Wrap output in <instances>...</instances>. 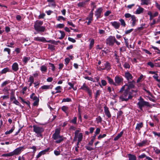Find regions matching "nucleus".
Masks as SVG:
<instances>
[{"mask_svg":"<svg viewBox=\"0 0 160 160\" xmlns=\"http://www.w3.org/2000/svg\"><path fill=\"white\" fill-rule=\"evenodd\" d=\"M137 92V90H129L126 89L124 91L123 93L120 97L119 99L122 101L127 102L129 99H132L133 97L132 95L133 92L136 93Z\"/></svg>","mask_w":160,"mask_h":160,"instance_id":"f257e3e1","label":"nucleus"},{"mask_svg":"<svg viewBox=\"0 0 160 160\" xmlns=\"http://www.w3.org/2000/svg\"><path fill=\"white\" fill-rule=\"evenodd\" d=\"M60 129L57 128L55 129V132L52 135V138L55 140V142L57 143H60L64 140L65 138L62 136L60 135Z\"/></svg>","mask_w":160,"mask_h":160,"instance_id":"f03ea898","label":"nucleus"},{"mask_svg":"<svg viewBox=\"0 0 160 160\" xmlns=\"http://www.w3.org/2000/svg\"><path fill=\"white\" fill-rule=\"evenodd\" d=\"M43 22L40 20H37L34 22V29L38 32H44L46 30V27L42 26Z\"/></svg>","mask_w":160,"mask_h":160,"instance_id":"7ed1b4c3","label":"nucleus"},{"mask_svg":"<svg viewBox=\"0 0 160 160\" xmlns=\"http://www.w3.org/2000/svg\"><path fill=\"white\" fill-rule=\"evenodd\" d=\"M33 131L36 134V136L37 137L42 138V133L44 132V128L41 127H39L36 125H33Z\"/></svg>","mask_w":160,"mask_h":160,"instance_id":"20e7f679","label":"nucleus"},{"mask_svg":"<svg viewBox=\"0 0 160 160\" xmlns=\"http://www.w3.org/2000/svg\"><path fill=\"white\" fill-rule=\"evenodd\" d=\"M138 102L137 103L138 108L141 110H142V108L145 107H150V104L148 102L145 101L141 97L138 99Z\"/></svg>","mask_w":160,"mask_h":160,"instance_id":"39448f33","label":"nucleus"},{"mask_svg":"<svg viewBox=\"0 0 160 160\" xmlns=\"http://www.w3.org/2000/svg\"><path fill=\"white\" fill-rule=\"evenodd\" d=\"M115 41V37L110 36L106 40V44L109 46H113Z\"/></svg>","mask_w":160,"mask_h":160,"instance_id":"423d86ee","label":"nucleus"},{"mask_svg":"<svg viewBox=\"0 0 160 160\" xmlns=\"http://www.w3.org/2000/svg\"><path fill=\"white\" fill-rule=\"evenodd\" d=\"M30 98L32 100L34 101L33 105L36 106L38 105L39 101V98L34 93H32L30 96Z\"/></svg>","mask_w":160,"mask_h":160,"instance_id":"0eeeda50","label":"nucleus"},{"mask_svg":"<svg viewBox=\"0 0 160 160\" xmlns=\"http://www.w3.org/2000/svg\"><path fill=\"white\" fill-rule=\"evenodd\" d=\"M80 89L85 91L87 92L89 96L91 97L92 95V91L91 89L84 83L81 87Z\"/></svg>","mask_w":160,"mask_h":160,"instance_id":"6e6552de","label":"nucleus"},{"mask_svg":"<svg viewBox=\"0 0 160 160\" xmlns=\"http://www.w3.org/2000/svg\"><path fill=\"white\" fill-rule=\"evenodd\" d=\"M115 86L119 85L123 81V79L122 77L119 75L116 76L114 78Z\"/></svg>","mask_w":160,"mask_h":160,"instance_id":"1a4fd4ad","label":"nucleus"},{"mask_svg":"<svg viewBox=\"0 0 160 160\" xmlns=\"http://www.w3.org/2000/svg\"><path fill=\"white\" fill-rule=\"evenodd\" d=\"M135 82L134 80H132V81H128V83L125 85L127 88H126L129 90H131V89L134 88L135 87Z\"/></svg>","mask_w":160,"mask_h":160,"instance_id":"9d476101","label":"nucleus"},{"mask_svg":"<svg viewBox=\"0 0 160 160\" xmlns=\"http://www.w3.org/2000/svg\"><path fill=\"white\" fill-rule=\"evenodd\" d=\"M150 142V141L147 139H145L137 143L136 145L140 147H142L146 145H148L149 144Z\"/></svg>","mask_w":160,"mask_h":160,"instance_id":"9b49d317","label":"nucleus"},{"mask_svg":"<svg viewBox=\"0 0 160 160\" xmlns=\"http://www.w3.org/2000/svg\"><path fill=\"white\" fill-rule=\"evenodd\" d=\"M23 147H20L17 148L13 152H11L12 156L18 155L20 153L22 150H23Z\"/></svg>","mask_w":160,"mask_h":160,"instance_id":"f8f14e48","label":"nucleus"},{"mask_svg":"<svg viewBox=\"0 0 160 160\" xmlns=\"http://www.w3.org/2000/svg\"><path fill=\"white\" fill-rule=\"evenodd\" d=\"M34 40L38 42H50V41H47L45 38L43 37H35L34 38Z\"/></svg>","mask_w":160,"mask_h":160,"instance_id":"ddd939ff","label":"nucleus"},{"mask_svg":"<svg viewBox=\"0 0 160 160\" xmlns=\"http://www.w3.org/2000/svg\"><path fill=\"white\" fill-rule=\"evenodd\" d=\"M124 77L128 81L132 80L133 78L132 74L128 71L125 73Z\"/></svg>","mask_w":160,"mask_h":160,"instance_id":"4468645a","label":"nucleus"},{"mask_svg":"<svg viewBox=\"0 0 160 160\" xmlns=\"http://www.w3.org/2000/svg\"><path fill=\"white\" fill-rule=\"evenodd\" d=\"M102 8H98L95 12V15L97 17V18H100L101 17V13L102 12Z\"/></svg>","mask_w":160,"mask_h":160,"instance_id":"2eb2a0df","label":"nucleus"},{"mask_svg":"<svg viewBox=\"0 0 160 160\" xmlns=\"http://www.w3.org/2000/svg\"><path fill=\"white\" fill-rule=\"evenodd\" d=\"M104 108L105 114L108 118H110L111 117V115L108 108L106 106H105L104 107Z\"/></svg>","mask_w":160,"mask_h":160,"instance_id":"dca6fc26","label":"nucleus"},{"mask_svg":"<svg viewBox=\"0 0 160 160\" xmlns=\"http://www.w3.org/2000/svg\"><path fill=\"white\" fill-rule=\"evenodd\" d=\"M111 69V65L108 62H106L104 64V67L103 68H101V69L102 70H106L107 71L110 70Z\"/></svg>","mask_w":160,"mask_h":160,"instance_id":"f3484780","label":"nucleus"},{"mask_svg":"<svg viewBox=\"0 0 160 160\" xmlns=\"http://www.w3.org/2000/svg\"><path fill=\"white\" fill-rule=\"evenodd\" d=\"M90 0H82V1L78 3L77 5L79 7H84L87 3Z\"/></svg>","mask_w":160,"mask_h":160,"instance_id":"a211bd4d","label":"nucleus"},{"mask_svg":"<svg viewBox=\"0 0 160 160\" xmlns=\"http://www.w3.org/2000/svg\"><path fill=\"white\" fill-rule=\"evenodd\" d=\"M111 24L116 29H118L120 25L119 22L116 21L111 22Z\"/></svg>","mask_w":160,"mask_h":160,"instance_id":"6ab92c4d","label":"nucleus"},{"mask_svg":"<svg viewBox=\"0 0 160 160\" xmlns=\"http://www.w3.org/2000/svg\"><path fill=\"white\" fill-rule=\"evenodd\" d=\"M49 150V148H48L47 149H45L44 150L41 151L37 155V156H36V158H39L42 155L45 154Z\"/></svg>","mask_w":160,"mask_h":160,"instance_id":"aec40b11","label":"nucleus"},{"mask_svg":"<svg viewBox=\"0 0 160 160\" xmlns=\"http://www.w3.org/2000/svg\"><path fill=\"white\" fill-rule=\"evenodd\" d=\"M61 109L63 111L66 113L67 116H68V106H63L61 107Z\"/></svg>","mask_w":160,"mask_h":160,"instance_id":"412c9836","label":"nucleus"},{"mask_svg":"<svg viewBox=\"0 0 160 160\" xmlns=\"http://www.w3.org/2000/svg\"><path fill=\"white\" fill-rule=\"evenodd\" d=\"M143 124L142 122H140L137 123L135 129L138 130V131H139L143 127Z\"/></svg>","mask_w":160,"mask_h":160,"instance_id":"4be33fe9","label":"nucleus"},{"mask_svg":"<svg viewBox=\"0 0 160 160\" xmlns=\"http://www.w3.org/2000/svg\"><path fill=\"white\" fill-rule=\"evenodd\" d=\"M40 69L42 73H44L47 71V67L45 65H42L40 67Z\"/></svg>","mask_w":160,"mask_h":160,"instance_id":"5701e85b","label":"nucleus"},{"mask_svg":"<svg viewBox=\"0 0 160 160\" xmlns=\"http://www.w3.org/2000/svg\"><path fill=\"white\" fill-rule=\"evenodd\" d=\"M12 68L14 71L18 70L19 68L18 64L16 62L14 63L12 66Z\"/></svg>","mask_w":160,"mask_h":160,"instance_id":"b1692460","label":"nucleus"},{"mask_svg":"<svg viewBox=\"0 0 160 160\" xmlns=\"http://www.w3.org/2000/svg\"><path fill=\"white\" fill-rule=\"evenodd\" d=\"M144 10V8L139 6L138 8L137 9L135 13L136 14H140L143 12Z\"/></svg>","mask_w":160,"mask_h":160,"instance_id":"393cba45","label":"nucleus"},{"mask_svg":"<svg viewBox=\"0 0 160 160\" xmlns=\"http://www.w3.org/2000/svg\"><path fill=\"white\" fill-rule=\"evenodd\" d=\"M34 78L32 76H30L28 80V82H30L29 84V87H31L32 85V84L34 83Z\"/></svg>","mask_w":160,"mask_h":160,"instance_id":"a878e982","label":"nucleus"},{"mask_svg":"<svg viewBox=\"0 0 160 160\" xmlns=\"http://www.w3.org/2000/svg\"><path fill=\"white\" fill-rule=\"evenodd\" d=\"M131 20L132 21V26H134L136 24V23L137 21L136 19V17L134 15H132L131 17Z\"/></svg>","mask_w":160,"mask_h":160,"instance_id":"bb28decb","label":"nucleus"},{"mask_svg":"<svg viewBox=\"0 0 160 160\" xmlns=\"http://www.w3.org/2000/svg\"><path fill=\"white\" fill-rule=\"evenodd\" d=\"M128 160H137L136 157L135 155L128 154Z\"/></svg>","mask_w":160,"mask_h":160,"instance_id":"cd10ccee","label":"nucleus"},{"mask_svg":"<svg viewBox=\"0 0 160 160\" xmlns=\"http://www.w3.org/2000/svg\"><path fill=\"white\" fill-rule=\"evenodd\" d=\"M141 5H148L150 4V0H141Z\"/></svg>","mask_w":160,"mask_h":160,"instance_id":"c85d7f7f","label":"nucleus"},{"mask_svg":"<svg viewBox=\"0 0 160 160\" xmlns=\"http://www.w3.org/2000/svg\"><path fill=\"white\" fill-rule=\"evenodd\" d=\"M90 44L89 45V48L90 49H91L93 47L94 43V40L93 39H90Z\"/></svg>","mask_w":160,"mask_h":160,"instance_id":"c756f323","label":"nucleus"},{"mask_svg":"<svg viewBox=\"0 0 160 160\" xmlns=\"http://www.w3.org/2000/svg\"><path fill=\"white\" fill-rule=\"evenodd\" d=\"M108 83L110 84H112L115 86V82H114L113 80L108 76L107 77Z\"/></svg>","mask_w":160,"mask_h":160,"instance_id":"7c9ffc66","label":"nucleus"},{"mask_svg":"<svg viewBox=\"0 0 160 160\" xmlns=\"http://www.w3.org/2000/svg\"><path fill=\"white\" fill-rule=\"evenodd\" d=\"M123 131L120 132L115 138H114V140L115 141L118 140L120 137H121L123 134Z\"/></svg>","mask_w":160,"mask_h":160,"instance_id":"2f4dec72","label":"nucleus"},{"mask_svg":"<svg viewBox=\"0 0 160 160\" xmlns=\"http://www.w3.org/2000/svg\"><path fill=\"white\" fill-rule=\"evenodd\" d=\"M94 10V8H92V10L91 11L88 17L87 18V19H90V20H92V17L93 15V11Z\"/></svg>","mask_w":160,"mask_h":160,"instance_id":"473e14b6","label":"nucleus"},{"mask_svg":"<svg viewBox=\"0 0 160 160\" xmlns=\"http://www.w3.org/2000/svg\"><path fill=\"white\" fill-rule=\"evenodd\" d=\"M95 135H93L92 137V138L91 139L90 141L88 143V145L90 146H92L93 144V143L95 140L96 138Z\"/></svg>","mask_w":160,"mask_h":160,"instance_id":"72a5a7b5","label":"nucleus"},{"mask_svg":"<svg viewBox=\"0 0 160 160\" xmlns=\"http://www.w3.org/2000/svg\"><path fill=\"white\" fill-rule=\"evenodd\" d=\"M41 88L42 89L46 90L49 88L51 89L52 88V87H51L50 85H44L42 86Z\"/></svg>","mask_w":160,"mask_h":160,"instance_id":"f704fd0d","label":"nucleus"},{"mask_svg":"<svg viewBox=\"0 0 160 160\" xmlns=\"http://www.w3.org/2000/svg\"><path fill=\"white\" fill-rule=\"evenodd\" d=\"M119 21L120 22L122 26H123V27L126 26V24L124 19L121 18L119 20Z\"/></svg>","mask_w":160,"mask_h":160,"instance_id":"c9c22d12","label":"nucleus"},{"mask_svg":"<svg viewBox=\"0 0 160 160\" xmlns=\"http://www.w3.org/2000/svg\"><path fill=\"white\" fill-rule=\"evenodd\" d=\"M2 157H8L12 156V152H10L9 153L4 154L2 155H1Z\"/></svg>","mask_w":160,"mask_h":160,"instance_id":"e433bc0d","label":"nucleus"},{"mask_svg":"<svg viewBox=\"0 0 160 160\" xmlns=\"http://www.w3.org/2000/svg\"><path fill=\"white\" fill-rule=\"evenodd\" d=\"M30 59V58L29 57H24L22 59V61L23 62H24L25 64H26L27 63L28 61Z\"/></svg>","mask_w":160,"mask_h":160,"instance_id":"4c0bfd02","label":"nucleus"},{"mask_svg":"<svg viewBox=\"0 0 160 160\" xmlns=\"http://www.w3.org/2000/svg\"><path fill=\"white\" fill-rule=\"evenodd\" d=\"M14 44V43L13 42H12L9 43V42H8L7 43L6 46L9 47L10 48H13L14 47L13 46Z\"/></svg>","mask_w":160,"mask_h":160,"instance_id":"58836bf2","label":"nucleus"},{"mask_svg":"<svg viewBox=\"0 0 160 160\" xmlns=\"http://www.w3.org/2000/svg\"><path fill=\"white\" fill-rule=\"evenodd\" d=\"M9 70V69L8 68H5L2 70L1 72H0V73L1 74L5 73L6 72L8 71Z\"/></svg>","mask_w":160,"mask_h":160,"instance_id":"ea45409f","label":"nucleus"},{"mask_svg":"<svg viewBox=\"0 0 160 160\" xmlns=\"http://www.w3.org/2000/svg\"><path fill=\"white\" fill-rule=\"evenodd\" d=\"M59 32L61 34V36L60 37H59V38L61 39H63L64 37L65 34L63 31H60Z\"/></svg>","mask_w":160,"mask_h":160,"instance_id":"a19ab883","label":"nucleus"},{"mask_svg":"<svg viewBox=\"0 0 160 160\" xmlns=\"http://www.w3.org/2000/svg\"><path fill=\"white\" fill-rule=\"evenodd\" d=\"M72 101L71 99L69 98H63L62 101V102H70Z\"/></svg>","mask_w":160,"mask_h":160,"instance_id":"79ce46f5","label":"nucleus"},{"mask_svg":"<svg viewBox=\"0 0 160 160\" xmlns=\"http://www.w3.org/2000/svg\"><path fill=\"white\" fill-rule=\"evenodd\" d=\"M48 64L50 65V67L52 68V70L53 71H54L55 70L56 68L54 64L50 62H49Z\"/></svg>","mask_w":160,"mask_h":160,"instance_id":"37998d69","label":"nucleus"},{"mask_svg":"<svg viewBox=\"0 0 160 160\" xmlns=\"http://www.w3.org/2000/svg\"><path fill=\"white\" fill-rule=\"evenodd\" d=\"M62 89V88L60 86H58L56 87L55 88V90H57V91L55 92V93H60L61 92V91L60 90Z\"/></svg>","mask_w":160,"mask_h":160,"instance_id":"c03bdc74","label":"nucleus"},{"mask_svg":"<svg viewBox=\"0 0 160 160\" xmlns=\"http://www.w3.org/2000/svg\"><path fill=\"white\" fill-rule=\"evenodd\" d=\"M77 121V118L76 117H74L73 119L70 121V122L74 124H76Z\"/></svg>","mask_w":160,"mask_h":160,"instance_id":"a18cd8bd","label":"nucleus"},{"mask_svg":"<svg viewBox=\"0 0 160 160\" xmlns=\"http://www.w3.org/2000/svg\"><path fill=\"white\" fill-rule=\"evenodd\" d=\"M153 150L155 152V153L157 154H158L160 153V150L157 147H153Z\"/></svg>","mask_w":160,"mask_h":160,"instance_id":"49530a36","label":"nucleus"},{"mask_svg":"<svg viewBox=\"0 0 160 160\" xmlns=\"http://www.w3.org/2000/svg\"><path fill=\"white\" fill-rule=\"evenodd\" d=\"M83 137L82 134V133H80L79 134L78 136V140L79 141H82Z\"/></svg>","mask_w":160,"mask_h":160,"instance_id":"de8ad7c7","label":"nucleus"},{"mask_svg":"<svg viewBox=\"0 0 160 160\" xmlns=\"http://www.w3.org/2000/svg\"><path fill=\"white\" fill-rule=\"evenodd\" d=\"M14 128H11L10 130H9L8 131H7L5 132V134L6 135L10 134V133H12L13 131H14Z\"/></svg>","mask_w":160,"mask_h":160,"instance_id":"09e8293b","label":"nucleus"},{"mask_svg":"<svg viewBox=\"0 0 160 160\" xmlns=\"http://www.w3.org/2000/svg\"><path fill=\"white\" fill-rule=\"evenodd\" d=\"M96 120L97 123H101L102 121V118L100 116H98L96 118Z\"/></svg>","mask_w":160,"mask_h":160,"instance_id":"8fccbe9b","label":"nucleus"},{"mask_svg":"<svg viewBox=\"0 0 160 160\" xmlns=\"http://www.w3.org/2000/svg\"><path fill=\"white\" fill-rule=\"evenodd\" d=\"M11 96L10 97V100L11 101L14 100L16 99L15 97H14V95L13 92H11Z\"/></svg>","mask_w":160,"mask_h":160,"instance_id":"3c124183","label":"nucleus"},{"mask_svg":"<svg viewBox=\"0 0 160 160\" xmlns=\"http://www.w3.org/2000/svg\"><path fill=\"white\" fill-rule=\"evenodd\" d=\"M84 78H85L86 79H87L89 80L92 81L93 82H96L95 80H94V79L91 77H89L88 76H87V77H84Z\"/></svg>","mask_w":160,"mask_h":160,"instance_id":"603ef678","label":"nucleus"},{"mask_svg":"<svg viewBox=\"0 0 160 160\" xmlns=\"http://www.w3.org/2000/svg\"><path fill=\"white\" fill-rule=\"evenodd\" d=\"M4 52H8L9 55H10L11 53V49L8 48H5L3 50Z\"/></svg>","mask_w":160,"mask_h":160,"instance_id":"864d4df0","label":"nucleus"},{"mask_svg":"<svg viewBox=\"0 0 160 160\" xmlns=\"http://www.w3.org/2000/svg\"><path fill=\"white\" fill-rule=\"evenodd\" d=\"M10 83L9 80H7L3 82L1 84V86L2 87H4L7 84L9 83Z\"/></svg>","mask_w":160,"mask_h":160,"instance_id":"5fc2aeb1","label":"nucleus"},{"mask_svg":"<svg viewBox=\"0 0 160 160\" xmlns=\"http://www.w3.org/2000/svg\"><path fill=\"white\" fill-rule=\"evenodd\" d=\"M124 68H130V65L129 63L127 62H125L123 65Z\"/></svg>","mask_w":160,"mask_h":160,"instance_id":"6e6d98bb","label":"nucleus"},{"mask_svg":"<svg viewBox=\"0 0 160 160\" xmlns=\"http://www.w3.org/2000/svg\"><path fill=\"white\" fill-rule=\"evenodd\" d=\"M45 16V14L44 13H42L39 15L38 16V18L39 19H43L44 18Z\"/></svg>","mask_w":160,"mask_h":160,"instance_id":"4d7b16f0","label":"nucleus"},{"mask_svg":"<svg viewBox=\"0 0 160 160\" xmlns=\"http://www.w3.org/2000/svg\"><path fill=\"white\" fill-rule=\"evenodd\" d=\"M147 64L148 65L150 66L151 68H153L154 66V65L153 63L150 61L148 62L147 63Z\"/></svg>","mask_w":160,"mask_h":160,"instance_id":"13d9d810","label":"nucleus"},{"mask_svg":"<svg viewBox=\"0 0 160 160\" xmlns=\"http://www.w3.org/2000/svg\"><path fill=\"white\" fill-rule=\"evenodd\" d=\"M88 145H86L85 146V148L87 150H88V151H91L94 149V148H93L90 146H89Z\"/></svg>","mask_w":160,"mask_h":160,"instance_id":"bf43d9fd","label":"nucleus"},{"mask_svg":"<svg viewBox=\"0 0 160 160\" xmlns=\"http://www.w3.org/2000/svg\"><path fill=\"white\" fill-rule=\"evenodd\" d=\"M124 40H125V45H126V46L128 48H129V44L128 43V38H124Z\"/></svg>","mask_w":160,"mask_h":160,"instance_id":"052dcab7","label":"nucleus"},{"mask_svg":"<svg viewBox=\"0 0 160 160\" xmlns=\"http://www.w3.org/2000/svg\"><path fill=\"white\" fill-rule=\"evenodd\" d=\"M100 131V129L99 128H98L96 129V131L95 132V134L94 135H95V136H96V135L99 134Z\"/></svg>","mask_w":160,"mask_h":160,"instance_id":"680f3d73","label":"nucleus"},{"mask_svg":"<svg viewBox=\"0 0 160 160\" xmlns=\"http://www.w3.org/2000/svg\"><path fill=\"white\" fill-rule=\"evenodd\" d=\"M153 77L158 82H160V79H158V76L157 74H155V76H153Z\"/></svg>","mask_w":160,"mask_h":160,"instance_id":"e2e57ef3","label":"nucleus"},{"mask_svg":"<svg viewBox=\"0 0 160 160\" xmlns=\"http://www.w3.org/2000/svg\"><path fill=\"white\" fill-rule=\"evenodd\" d=\"M101 91L100 90H97L95 94V97L97 98L99 96L101 93Z\"/></svg>","mask_w":160,"mask_h":160,"instance_id":"0e129e2a","label":"nucleus"},{"mask_svg":"<svg viewBox=\"0 0 160 160\" xmlns=\"http://www.w3.org/2000/svg\"><path fill=\"white\" fill-rule=\"evenodd\" d=\"M48 48L49 49H50L51 50H53L55 49V46L54 45H52L49 44L48 45Z\"/></svg>","mask_w":160,"mask_h":160,"instance_id":"69168bd1","label":"nucleus"},{"mask_svg":"<svg viewBox=\"0 0 160 160\" xmlns=\"http://www.w3.org/2000/svg\"><path fill=\"white\" fill-rule=\"evenodd\" d=\"M126 86V85L125 84L120 89V91H119V92L120 93H122L123 91H124L125 89V87Z\"/></svg>","mask_w":160,"mask_h":160,"instance_id":"338daca9","label":"nucleus"},{"mask_svg":"<svg viewBox=\"0 0 160 160\" xmlns=\"http://www.w3.org/2000/svg\"><path fill=\"white\" fill-rule=\"evenodd\" d=\"M102 85L103 86H105L107 84L106 81L104 80H102L101 81Z\"/></svg>","mask_w":160,"mask_h":160,"instance_id":"774afa93","label":"nucleus"}]
</instances>
